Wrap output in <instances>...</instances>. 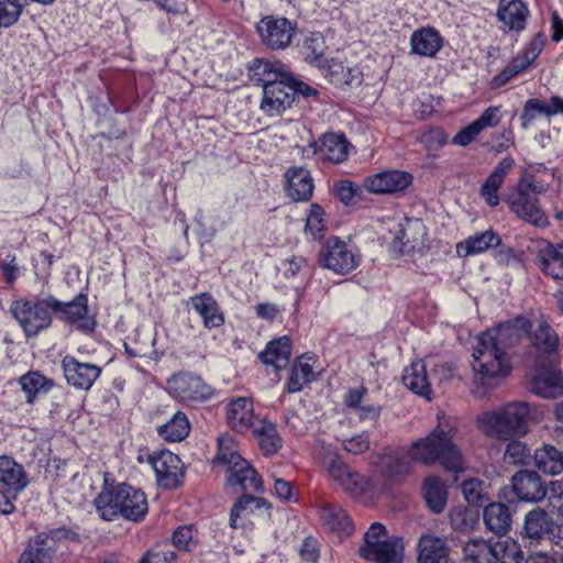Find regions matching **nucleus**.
Here are the masks:
<instances>
[{"instance_id": "1", "label": "nucleus", "mask_w": 563, "mask_h": 563, "mask_svg": "<svg viewBox=\"0 0 563 563\" xmlns=\"http://www.w3.org/2000/svg\"><path fill=\"white\" fill-rule=\"evenodd\" d=\"M527 318L517 317L478 336L472 363L477 384L492 388L510 374L509 349L527 331Z\"/></svg>"}, {"instance_id": "2", "label": "nucleus", "mask_w": 563, "mask_h": 563, "mask_svg": "<svg viewBox=\"0 0 563 563\" xmlns=\"http://www.w3.org/2000/svg\"><path fill=\"white\" fill-rule=\"evenodd\" d=\"M456 432L455 420L438 413L437 427L424 438L413 442L409 448V456L415 463L432 465L440 463L446 470L463 468V456L453 438Z\"/></svg>"}, {"instance_id": "3", "label": "nucleus", "mask_w": 563, "mask_h": 563, "mask_svg": "<svg viewBox=\"0 0 563 563\" xmlns=\"http://www.w3.org/2000/svg\"><path fill=\"white\" fill-rule=\"evenodd\" d=\"M252 79L263 87L261 110L268 117H278L296 100L292 76L280 63L257 60L252 67Z\"/></svg>"}, {"instance_id": "4", "label": "nucleus", "mask_w": 563, "mask_h": 563, "mask_svg": "<svg viewBox=\"0 0 563 563\" xmlns=\"http://www.w3.org/2000/svg\"><path fill=\"white\" fill-rule=\"evenodd\" d=\"M99 517L113 521L122 517L130 521H141L148 511L145 494L125 483L104 486L93 500Z\"/></svg>"}, {"instance_id": "5", "label": "nucleus", "mask_w": 563, "mask_h": 563, "mask_svg": "<svg viewBox=\"0 0 563 563\" xmlns=\"http://www.w3.org/2000/svg\"><path fill=\"white\" fill-rule=\"evenodd\" d=\"M543 170L549 176H553L550 170L541 165H534L527 168L517 185L509 191L505 201L510 210L521 220L538 228L548 225V217L539 205L537 194L547 190V185L537 180V174Z\"/></svg>"}, {"instance_id": "6", "label": "nucleus", "mask_w": 563, "mask_h": 563, "mask_svg": "<svg viewBox=\"0 0 563 563\" xmlns=\"http://www.w3.org/2000/svg\"><path fill=\"white\" fill-rule=\"evenodd\" d=\"M213 468L227 474V485L238 486L244 492H264L262 477L256 470L242 457L234 439L229 434L218 438V450L212 460Z\"/></svg>"}, {"instance_id": "7", "label": "nucleus", "mask_w": 563, "mask_h": 563, "mask_svg": "<svg viewBox=\"0 0 563 563\" xmlns=\"http://www.w3.org/2000/svg\"><path fill=\"white\" fill-rule=\"evenodd\" d=\"M531 410L527 402H509L477 417L478 429L487 437L508 441L528 432Z\"/></svg>"}, {"instance_id": "8", "label": "nucleus", "mask_w": 563, "mask_h": 563, "mask_svg": "<svg viewBox=\"0 0 563 563\" xmlns=\"http://www.w3.org/2000/svg\"><path fill=\"white\" fill-rule=\"evenodd\" d=\"M53 305L56 307L58 303L52 295L35 299L21 298L12 302L10 310L25 336L34 338L52 325Z\"/></svg>"}, {"instance_id": "9", "label": "nucleus", "mask_w": 563, "mask_h": 563, "mask_svg": "<svg viewBox=\"0 0 563 563\" xmlns=\"http://www.w3.org/2000/svg\"><path fill=\"white\" fill-rule=\"evenodd\" d=\"M360 555L376 563H401L404 543L398 537H387L386 528L379 522H374L364 536Z\"/></svg>"}, {"instance_id": "10", "label": "nucleus", "mask_w": 563, "mask_h": 563, "mask_svg": "<svg viewBox=\"0 0 563 563\" xmlns=\"http://www.w3.org/2000/svg\"><path fill=\"white\" fill-rule=\"evenodd\" d=\"M166 390L170 397L184 404H202L210 400L214 394L213 388L199 375L190 372L173 374L166 383Z\"/></svg>"}, {"instance_id": "11", "label": "nucleus", "mask_w": 563, "mask_h": 563, "mask_svg": "<svg viewBox=\"0 0 563 563\" xmlns=\"http://www.w3.org/2000/svg\"><path fill=\"white\" fill-rule=\"evenodd\" d=\"M361 262L358 251L339 238L328 239L319 253L320 265L335 274H349L356 269Z\"/></svg>"}, {"instance_id": "12", "label": "nucleus", "mask_w": 563, "mask_h": 563, "mask_svg": "<svg viewBox=\"0 0 563 563\" xmlns=\"http://www.w3.org/2000/svg\"><path fill=\"white\" fill-rule=\"evenodd\" d=\"M527 331L522 334H529L531 350L527 357L529 362L553 363L559 358L558 343L559 338L553 329L544 321L537 320L530 322L528 319Z\"/></svg>"}, {"instance_id": "13", "label": "nucleus", "mask_w": 563, "mask_h": 563, "mask_svg": "<svg viewBox=\"0 0 563 563\" xmlns=\"http://www.w3.org/2000/svg\"><path fill=\"white\" fill-rule=\"evenodd\" d=\"M256 32L263 45L278 51L290 45L296 25L287 18L266 15L256 23Z\"/></svg>"}, {"instance_id": "14", "label": "nucleus", "mask_w": 563, "mask_h": 563, "mask_svg": "<svg viewBox=\"0 0 563 563\" xmlns=\"http://www.w3.org/2000/svg\"><path fill=\"white\" fill-rule=\"evenodd\" d=\"M67 538L68 531L65 529H54L37 534L21 554L19 563H51L59 543Z\"/></svg>"}, {"instance_id": "15", "label": "nucleus", "mask_w": 563, "mask_h": 563, "mask_svg": "<svg viewBox=\"0 0 563 563\" xmlns=\"http://www.w3.org/2000/svg\"><path fill=\"white\" fill-rule=\"evenodd\" d=\"M532 368L531 390L543 398H554L563 394V378L556 369L559 358L553 363L529 362Z\"/></svg>"}, {"instance_id": "16", "label": "nucleus", "mask_w": 563, "mask_h": 563, "mask_svg": "<svg viewBox=\"0 0 563 563\" xmlns=\"http://www.w3.org/2000/svg\"><path fill=\"white\" fill-rule=\"evenodd\" d=\"M544 44L545 36L543 34L534 35L523 49L493 78V86L496 88L501 87L510 79L525 71L541 54Z\"/></svg>"}, {"instance_id": "17", "label": "nucleus", "mask_w": 563, "mask_h": 563, "mask_svg": "<svg viewBox=\"0 0 563 563\" xmlns=\"http://www.w3.org/2000/svg\"><path fill=\"white\" fill-rule=\"evenodd\" d=\"M147 462L155 472L157 483L164 488H176L181 483L183 463L178 455L170 451H158L147 454Z\"/></svg>"}, {"instance_id": "18", "label": "nucleus", "mask_w": 563, "mask_h": 563, "mask_svg": "<svg viewBox=\"0 0 563 563\" xmlns=\"http://www.w3.org/2000/svg\"><path fill=\"white\" fill-rule=\"evenodd\" d=\"M58 303L53 305V314L58 319L76 327L84 333L95 329V321L88 316V298L84 294L77 295L71 301L64 302L56 298Z\"/></svg>"}, {"instance_id": "19", "label": "nucleus", "mask_w": 563, "mask_h": 563, "mask_svg": "<svg viewBox=\"0 0 563 563\" xmlns=\"http://www.w3.org/2000/svg\"><path fill=\"white\" fill-rule=\"evenodd\" d=\"M62 368L67 384L78 390H89L102 373L100 366L80 362L73 355L63 357Z\"/></svg>"}, {"instance_id": "20", "label": "nucleus", "mask_w": 563, "mask_h": 563, "mask_svg": "<svg viewBox=\"0 0 563 563\" xmlns=\"http://www.w3.org/2000/svg\"><path fill=\"white\" fill-rule=\"evenodd\" d=\"M413 177L410 173L391 169L385 170L364 179V188L376 195H387L404 191L412 184Z\"/></svg>"}, {"instance_id": "21", "label": "nucleus", "mask_w": 563, "mask_h": 563, "mask_svg": "<svg viewBox=\"0 0 563 563\" xmlns=\"http://www.w3.org/2000/svg\"><path fill=\"white\" fill-rule=\"evenodd\" d=\"M511 488L518 500L525 503H538L542 500L548 493L539 474L529 470H522L514 474Z\"/></svg>"}, {"instance_id": "22", "label": "nucleus", "mask_w": 563, "mask_h": 563, "mask_svg": "<svg viewBox=\"0 0 563 563\" xmlns=\"http://www.w3.org/2000/svg\"><path fill=\"white\" fill-rule=\"evenodd\" d=\"M328 473L345 493L357 496L364 492L366 484L364 476L352 470L336 453L331 457Z\"/></svg>"}, {"instance_id": "23", "label": "nucleus", "mask_w": 563, "mask_h": 563, "mask_svg": "<svg viewBox=\"0 0 563 563\" xmlns=\"http://www.w3.org/2000/svg\"><path fill=\"white\" fill-rule=\"evenodd\" d=\"M224 416L232 430L244 433L254 426L253 401L247 397H232L225 404Z\"/></svg>"}, {"instance_id": "24", "label": "nucleus", "mask_w": 563, "mask_h": 563, "mask_svg": "<svg viewBox=\"0 0 563 563\" xmlns=\"http://www.w3.org/2000/svg\"><path fill=\"white\" fill-rule=\"evenodd\" d=\"M269 505L264 498L245 494L234 504L230 512V526L232 529L243 531L253 528V517L256 511L267 509Z\"/></svg>"}, {"instance_id": "25", "label": "nucleus", "mask_w": 563, "mask_h": 563, "mask_svg": "<svg viewBox=\"0 0 563 563\" xmlns=\"http://www.w3.org/2000/svg\"><path fill=\"white\" fill-rule=\"evenodd\" d=\"M286 195L296 202L311 199L313 195V179L310 172L303 167H290L285 172Z\"/></svg>"}, {"instance_id": "26", "label": "nucleus", "mask_w": 563, "mask_h": 563, "mask_svg": "<svg viewBox=\"0 0 563 563\" xmlns=\"http://www.w3.org/2000/svg\"><path fill=\"white\" fill-rule=\"evenodd\" d=\"M321 75L338 87L360 85L362 81V71L357 66L344 65L336 58H327L318 68Z\"/></svg>"}, {"instance_id": "27", "label": "nucleus", "mask_w": 563, "mask_h": 563, "mask_svg": "<svg viewBox=\"0 0 563 563\" xmlns=\"http://www.w3.org/2000/svg\"><path fill=\"white\" fill-rule=\"evenodd\" d=\"M515 164L514 157L506 156L497 163L487 176L481 187V195L488 206L496 207L499 205L498 190L501 188L507 176L512 172Z\"/></svg>"}, {"instance_id": "28", "label": "nucleus", "mask_w": 563, "mask_h": 563, "mask_svg": "<svg viewBox=\"0 0 563 563\" xmlns=\"http://www.w3.org/2000/svg\"><path fill=\"white\" fill-rule=\"evenodd\" d=\"M310 146L320 159L341 164L347 158L350 143L342 133H327Z\"/></svg>"}, {"instance_id": "29", "label": "nucleus", "mask_w": 563, "mask_h": 563, "mask_svg": "<svg viewBox=\"0 0 563 563\" xmlns=\"http://www.w3.org/2000/svg\"><path fill=\"white\" fill-rule=\"evenodd\" d=\"M320 520L324 529L338 537L349 536L354 526L346 511L339 505L324 503L320 508Z\"/></svg>"}, {"instance_id": "30", "label": "nucleus", "mask_w": 563, "mask_h": 563, "mask_svg": "<svg viewBox=\"0 0 563 563\" xmlns=\"http://www.w3.org/2000/svg\"><path fill=\"white\" fill-rule=\"evenodd\" d=\"M195 311L201 317L205 328L214 329L224 324V314L218 301L209 292H201L190 298Z\"/></svg>"}, {"instance_id": "31", "label": "nucleus", "mask_w": 563, "mask_h": 563, "mask_svg": "<svg viewBox=\"0 0 563 563\" xmlns=\"http://www.w3.org/2000/svg\"><path fill=\"white\" fill-rule=\"evenodd\" d=\"M443 46V38L434 27H421L410 36V49L415 55L433 57Z\"/></svg>"}, {"instance_id": "32", "label": "nucleus", "mask_w": 563, "mask_h": 563, "mask_svg": "<svg viewBox=\"0 0 563 563\" xmlns=\"http://www.w3.org/2000/svg\"><path fill=\"white\" fill-rule=\"evenodd\" d=\"M316 360L313 356H299L290 371V376L286 384L288 393L294 394L300 391L306 385L317 379L314 369Z\"/></svg>"}, {"instance_id": "33", "label": "nucleus", "mask_w": 563, "mask_h": 563, "mask_svg": "<svg viewBox=\"0 0 563 563\" xmlns=\"http://www.w3.org/2000/svg\"><path fill=\"white\" fill-rule=\"evenodd\" d=\"M529 14L528 7L521 0H501L498 5V20L511 31H522Z\"/></svg>"}, {"instance_id": "34", "label": "nucleus", "mask_w": 563, "mask_h": 563, "mask_svg": "<svg viewBox=\"0 0 563 563\" xmlns=\"http://www.w3.org/2000/svg\"><path fill=\"white\" fill-rule=\"evenodd\" d=\"M0 483L3 484L8 490L20 493L29 484L27 476L23 466L14 461L11 456H0Z\"/></svg>"}, {"instance_id": "35", "label": "nucleus", "mask_w": 563, "mask_h": 563, "mask_svg": "<svg viewBox=\"0 0 563 563\" xmlns=\"http://www.w3.org/2000/svg\"><path fill=\"white\" fill-rule=\"evenodd\" d=\"M500 238L492 230L476 233L456 243L455 250L460 257L481 254L490 247L498 246Z\"/></svg>"}, {"instance_id": "36", "label": "nucleus", "mask_w": 563, "mask_h": 563, "mask_svg": "<svg viewBox=\"0 0 563 563\" xmlns=\"http://www.w3.org/2000/svg\"><path fill=\"white\" fill-rule=\"evenodd\" d=\"M415 462L409 456V450L405 452H390L382 457V475L390 481H400L412 470Z\"/></svg>"}, {"instance_id": "37", "label": "nucleus", "mask_w": 563, "mask_h": 563, "mask_svg": "<svg viewBox=\"0 0 563 563\" xmlns=\"http://www.w3.org/2000/svg\"><path fill=\"white\" fill-rule=\"evenodd\" d=\"M402 383L415 394L431 399V384L422 361L413 362L405 368Z\"/></svg>"}, {"instance_id": "38", "label": "nucleus", "mask_w": 563, "mask_h": 563, "mask_svg": "<svg viewBox=\"0 0 563 563\" xmlns=\"http://www.w3.org/2000/svg\"><path fill=\"white\" fill-rule=\"evenodd\" d=\"M563 113V99L558 96L551 97L549 102L539 99H529L526 101L521 113V125L527 128L539 114L547 117Z\"/></svg>"}, {"instance_id": "39", "label": "nucleus", "mask_w": 563, "mask_h": 563, "mask_svg": "<svg viewBox=\"0 0 563 563\" xmlns=\"http://www.w3.org/2000/svg\"><path fill=\"white\" fill-rule=\"evenodd\" d=\"M417 563H442L446 556L445 541L434 534H423L418 543Z\"/></svg>"}, {"instance_id": "40", "label": "nucleus", "mask_w": 563, "mask_h": 563, "mask_svg": "<svg viewBox=\"0 0 563 563\" xmlns=\"http://www.w3.org/2000/svg\"><path fill=\"white\" fill-rule=\"evenodd\" d=\"M290 354V339L284 335L271 341L258 356L264 364L273 365L276 369H282L288 364Z\"/></svg>"}, {"instance_id": "41", "label": "nucleus", "mask_w": 563, "mask_h": 563, "mask_svg": "<svg viewBox=\"0 0 563 563\" xmlns=\"http://www.w3.org/2000/svg\"><path fill=\"white\" fill-rule=\"evenodd\" d=\"M484 522L488 530L501 536L506 534L511 526V514L501 503H490L484 509Z\"/></svg>"}, {"instance_id": "42", "label": "nucleus", "mask_w": 563, "mask_h": 563, "mask_svg": "<svg viewBox=\"0 0 563 563\" xmlns=\"http://www.w3.org/2000/svg\"><path fill=\"white\" fill-rule=\"evenodd\" d=\"M540 269L553 279H563V244L547 245L538 255Z\"/></svg>"}, {"instance_id": "43", "label": "nucleus", "mask_w": 563, "mask_h": 563, "mask_svg": "<svg viewBox=\"0 0 563 563\" xmlns=\"http://www.w3.org/2000/svg\"><path fill=\"white\" fill-rule=\"evenodd\" d=\"M536 467L548 475H558L563 471V452L552 445H543L533 454Z\"/></svg>"}, {"instance_id": "44", "label": "nucleus", "mask_w": 563, "mask_h": 563, "mask_svg": "<svg viewBox=\"0 0 563 563\" xmlns=\"http://www.w3.org/2000/svg\"><path fill=\"white\" fill-rule=\"evenodd\" d=\"M19 385L25 394L26 401L32 404L40 395L48 393L53 388L54 382L40 372L32 371L19 378Z\"/></svg>"}, {"instance_id": "45", "label": "nucleus", "mask_w": 563, "mask_h": 563, "mask_svg": "<svg viewBox=\"0 0 563 563\" xmlns=\"http://www.w3.org/2000/svg\"><path fill=\"white\" fill-rule=\"evenodd\" d=\"M553 526V521L548 512L543 509L537 508L529 511L525 518V534L526 537L539 540L544 534H549Z\"/></svg>"}, {"instance_id": "46", "label": "nucleus", "mask_w": 563, "mask_h": 563, "mask_svg": "<svg viewBox=\"0 0 563 563\" xmlns=\"http://www.w3.org/2000/svg\"><path fill=\"white\" fill-rule=\"evenodd\" d=\"M423 496L428 507L435 514H440L446 506V488L437 476H429L423 484Z\"/></svg>"}, {"instance_id": "47", "label": "nucleus", "mask_w": 563, "mask_h": 563, "mask_svg": "<svg viewBox=\"0 0 563 563\" xmlns=\"http://www.w3.org/2000/svg\"><path fill=\"white\" fill-rule=\"evenodd\" d=\"M325 49L324 37L321 33L316 32L303 40L301 54L307 63L319 68L327 59V57H324Z\"/></svg>"}, {"instance_id": "48", "label": "nucleus", "mask_w": 563, "mask_h": 563, "mask_svg": "<svg viewBox=\"0 0 563 563\" xmlns=\"http://www.w3.org/2000/svg\"><path fill=\"white\" fill-rule=\"evenodd\" d=\"M189 432V420L181 411H177L169 421L158 428V434L169 442L183 441Z\"/></svg>"}, {"instance_id": "49", "label": "nucleus", "mask_w": 563, "mask_h": 563, "mask_svg": "<svg viewBox=\"0 0 563 563\" xmlns=\"http://www.w3.org/2000/svg\"><path fill=\"white\" fill-rule=\"evenodd\" d=\"M279 273L288 280L307 279L311 275V267L302 255H290L285 257L279 266Z\"/></svg>"}, {"instance_id": "50", "label": "nucleus", "mask_w": 563, "mask_h": 563, "mask_svg": "<svg viewBox=\"0 0 563 563\" xmlns=\"http://www.w3.org/2000/svg\"><path fill=\"white\" fill-rule=\"evenodd\" d=\"M254 433L265 455L275 454L282 448V439L275 424L271 421H262L261 426L254 430Z\"/></svg>"}, {"instance_id": "51", "label": "nucleus", "mask_w": 563, "mask_h": 563, "mask_svg": "<svg viewBox=\"0 0 563 563\" xmlns=\"http://www.w3.org/2000/svg\"><path fill=\"white\" fill-rule=\"evenodd\" d=\"M465 558L472 563L489 561L493 556L492 547L483 539H472L463 548Z\"/></svg>"}, {"instance_id": "52", "label": "nucleus", "mask_w": 563, "mask_h": 563, "mask_svg": "<svg viewBox=\"0 0 563 563\" xmlns=\"http://www.w3.org/2000/svg\"><path fill=\"white\" fill-rule=\"evenodd\" d=\"M462 493L470 505L483 506L486 501V488L482 481L477 478L466 479L462 484Z\"/></svg>"}, {"instance_id": "53", "label": "nucleus", "mask_w": 563, "mask_h": 563, "mask_svg": "<svg viewBox=\"0 0 563 563\" xmlns=\"http://www.w3.org/2000/svg\"><path fill=\"white\" fill-rule=\"evenodd\" d=\"M24 0H0V25L9 27L13 25L22 13Z\"/></svg>"}, {"instance_id": "54", "label": "nucleus", "mask_w": 563, "mask_h": 563, "mask_svg": "<svg viewBox=\"0 0 563 563\" xmlns=\"http://www.w3.org/2000/svg\"><path fill=\"white\" fill-rule=\"evenodd\" d=\"M448 134L441 128H429L421 132L419 142L429 152H435L448 143Z\"/></svg>"}, {"instance_id": "55", "label": "nucleus", "mask_w": 563, "mask_h": 563, "mask_svg": "<svg viewBox=\"0 0 563 563\" xmlns=\"http://www.w3.org/2000/svg\"><path fill=\"white\" fill-rule=\"evenodd\" d=\"M325 229L324 211L319 205H311L306 221V232L312 239H320Z\"/></svg>"}, {"instance_id": "56", "label": "nucleus", "mask_w": 563, "mask_h": 563, "mask_svg": "<svg viewBox=\"0 0 563 563\" xmlns=\"http://www.w3.org/2000/svg\"><path fill=\"white\" fill-rule=\"evenodd\" d=\"M530 459V449L520 441H511L505 451V460L510 464H527Z\"/></svg>"}, {"instance_id": "57", "label": "nucleus", "mask_w": 563, "mask_h": 563, "mask_svg": "<svg viewBox=\"0 0 563 563\" xmlns=\"http://www.w3.org/2000/svg\"><path fill=\"white\" fill-rule=\"evenodd\" d=\"M512 146H515V133L510 128L492 134L489 143L492 152L500 154Z\"/></svg>"}, {"instance_id": "58", "label": "nucleus", "mask_w": 563, "mask_h": 563, "mask_svg": "<svg viewBox=\"0 0 563 563\" xmlns=\"http://www.w3.org/2000/svg\"><path fill=\"white\" fill-rule=\"evenodd\" d=\"M195 531L192 526H183L175 530L173 534V544L178 550L191 551L196 547Z\"/></svg>"}, {"instance_id": "59", "label": "nucleus", "mask_w": 563, "mask_h": 563, "mask_svg": "<svg viewBox=\"0 0 563 563\" xmlns=\"http://www.w3.org/2000/svg\"><path fill=\"white\" fill-rule=\"evenodd\" d=\"M547 494L550 511L563 517V484L560 481L551 482Z\"/></svg>"}, {"instance_id": "60", "label": "nucleus", "mask_w": 563, "mask_h": 563, "mask_svg": "<svg viewBox=\"0 0 563 563\" xmlns=\"http://www.w3.org/2000/svg\"><path fill=\"white\" fill-rule=\"evenodd\" d=\"M450 522L453 529L466 531L472 528L474 517L466 508L456 507L450 511Z\"/></svg>"}, {"instance_id": "61", "label": "nucleus", "mask_w": 563, "mask_h": 563, "mask_svg": "<svg viewBox=\"0 0 563 563\" xmlns=\"http://www.w3.org/2000/svg\"><path fill=\"white\" fill-rule=\"evenodd\" d=\"M343 449L351 454H362L369 449L368 434L363 432L342 441Z\"/></svg>"}, {"instance_id": "62", "label": "nucleus", "mask_w": 563, "mask_h": 563, "mask_svg": "<svg viewBox=\"0 0 563 563\" xmlns=\"http://www.w3.org/2000/svg\"><path fill=\"white\" fill-rule=\"evenodd\" d=\"M501 110L498 106L488 107L476 120L475 123L483 132L485 129L495 128L501 121Z\"/></svg>"}, {"instance_id": "63", "label": "nucleus", "mask_w": 563, "mask_h": 563, "mask_svg": "<svg viewBox=\"0 0 563 563\" xmlns=\"http://www.w3.org/2000/svg\"><path fill=\"white\" fill-rule=\"evenodd\" d=\"M481 133H482V131L479 130V128L477 126L475 121H473L472 123H470L466 126H464L463 129H461L453 136L452 143L454 145L465 147V146L470 145Z\"/></svg>"}, {"instance_id": "64", "label": "nucleus", "mask_w": 563, "mask_h": 563, "mask_svg": "<svg viewBox=\"0 0 563 563\" xmlns=\"http://www.w3.org/2000/svg\"><path fill=\"white\" fill-rule=\"evenodd\" d=\"M176 555L173 551L163 548L150 550L140 563H174Z\"/></svg>"}]
</instances>
